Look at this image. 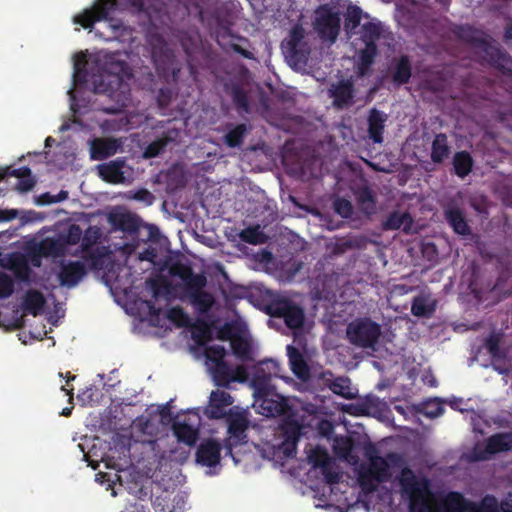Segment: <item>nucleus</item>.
<instances>
[{
  "mask_svg": "<svg viewBox=\"0 0 512 512\" xmlns=\"http://www.w3.org/2000/svg\"><path fill=\"white\" fill-rule=\"evenodd\" d=\"M369 464L362 465L358 482L364 491L372 492L380 483L391 480L392 474L399 471L395 483L399 486L401 497L408 501V511L416 512V474L405 465L404 458L395 452L387 454L386 458L367 453Z\"/></svg>",
  "mask_w": 512,
  "mask_h": 512,
  "instance_id": "f257e3e1",
  "label": "nucleus"
},
{
  "mask_svg": "<svg viewBox=\"0 0 512 512\" xmlns=\"http://www.w3.org/2000/svg\"><path fill=\"white\" fill-rule=\"evenodd\" d=\"M418 512H498V507L494 497H485L476 508L458 493L435 494L427 482L418 481Z\"/></svg>",
  "mask_w": 512,
  "mask_h": 512,
  "instance_id": "f03ea898",
  "label": "nucleus"
},
{
  "mask_svg": "<svg viewBox=\"0 0 512 512\" xmlns=\"http://www.w3.org/2000/svg\"><path fill=\"white\" fill-rule=\"evenodd\" d=\"M121 6L131 7L137 11L145 8V0H97L91 9L74 17V22L83 28L91 29L95 22L107 20L110 13Z\"/></svg>",
  "mask_w": 512,
  "mask_h": 512,
  "instance_id": "7ed1b4c3",
  "label": "nucleus"
},
{
  "mask_svg": "<svg viewBox=\"0 0 512 512\" xmlns=\"http://www.w3.org/2000/svg\"><path fill=\"white\" fill-rule=\"evenodd\" d=\"M151 45V58L158 75L166 81L177 80L180 67L176 63L173 50L160 35H154L149 41Z\"/></svg>",
  "mask_w": 512,
  "mask_h": 512,
  "instance_id": "20e7f679",
  "label": "nucleus"
},
{
  "mask_svg": "<svg viewBox=\"0 0 512 512\" xmlns=\"http://www.w3.org/2000/svg\"><path fill=\"white\" fill-rule=\"evenodd\" d=\"M225 418L229 434V437L224 441L225 455L230 456L234 462L237 463L238 460L233 455V448L247 443L246 431L250 425L248 413L245 410L234 411L233 409H229Z\"/></svg>",
  "mask_w": 512,
  "mask_h": 512,
  "instance_id": "39448f33",
  "label": "nucleus"
},
{
  "mask_svg": "<svg viewBox=\"0 0 512 512\" xmlns=\"http://www.w3.org/2000/svg\"><path fill=\"white\" fill-rule=\"evenodd\" d=\"M305 31L301 25H295L287 40L282 43V49L290 66L302 68L307 65L310 48L304 41Z\"/></svg>",
  "mask_w": 512,
  "mask_h": 512,
  "instance_id": "423d86ee",
  "label": "nucleus"
},
{
  "mask_svg": "<svg viewBox=\"0 0 512 512\" xmlns=\"http://www.w3.org/2000/svg\"><path fill=\"white\" fill-rule=\"evenodd\" d=\"M348 340L361 348H373L381 334L380 325L369 318H360L348 324Z\"/></svg>",
  "mask_w": 512,
  "mask_h": 512,
  "instance_id": "0eeeda50",
  "label": "nucleus"
},
{
  "mask_svg": "<svg viewBox=\"0 0 512 512\" xmlns=\"http://www.w3.org/2000/svg\"><path fill=\"white\" fill-rule=\"evenodd\" d=\"M313 26L322 40L334 43L341 28L340 14L328 4L320 5L315 10Z\"/></svg>",
  "mask_w": 512,
  "mask_h": 512,
  "instance_id": "6e6552de",
  "label": "nucleus"
},
{
  "mask_svg": "<svg viewBox=\"0 0 512 512\" xmlns=\"http://www.w3.org/2000/svg\"><path fill=\"white\" fill-rule=\"evenodd\" d=\"M266 313L271 317L283 319L290 329L301 328L305 319L303 308L285 298L270 301L266 306Z\"/></svg>",
  "mask_w": 512,
  "mask_h": 512,
  "instance_id": "1a4fd4ad",
  "label": "nucleus"
},
{
  "mask_svg": "<svg viewBox=\"0 0 512 512\" xmlns=\"http://www.w3.org/2000/svg\"><path fill=\"white\" fill-rule=\"evenodd\" d=\"M254 396L256 403L259 404L262 410L261 413L266 417L286 415L291 409L288 400L277 393L275 387L266 393H259Z\"/></svg>",
  "mask_w": 512,
  "mask_h": 512,
  "instance_id": "9d476101",
  "label": "nucleus"
},
{
  "mask_svg": "<svg viewBox=\"0 0 512 512\" xmlns=\"http://www.w3.org/2000/svg\"><path fill=\"white\" fill-rule=\"evenodd\" d=\"M510 449H512V434H498L490 437L484 448L478 445L468 459L471 461L486 460L496 453Z\"/></svg>",
  "mask_w": 512,
  "mask_h": 512,
  "instance_id": "9b49d317",
  "label": "nucleus"
},
{
  "mask_svg": "<svg viewBox=\"0 0 512 512\" xmlns=\"http://www.w3.org/2000/svg\"><path fill=\"white\" fill-rule=\"evenodd\" d=\"M412 75V66L408 56L402 55L393 58L388 64L386 71V80H389L394 87H400L407 84Z\"/></svg>",
  "mask_w": 512,
  "mask_h": 512,
  "instance_id": "f8f14e48",
  "label": "nucleus"
},
{
  "mask_svg": "<svg viewBox=\"0 0 512 512\" xmlns=\"http://www.w3.org/2000/svg\"><path fill=\"white\" fill-rule=\"evenodd\" d=\"M87 274L86 265L81 261L62 262L58 272L59 284L63 287L77 286Z\"/></svg>",
  "mask_w": 512,
  "mask_h": 512,
  "instance_id": "ddd939ff",
  "label": "nucleus"
},
{
  "mask_svg": "<svg viewBox=\"0 0 512 512\" xmlns=\"http://www.w3.org/2000/svg\"><path fill=\"white\" fill-rule=\"evenodd\" d=\"M329 96L333 99V106L339 109L353 104L355 97L354 83L350 79H341L331 84L328 89Z\"/></svg>",
  "mask_w": 512,
  "mask_h": 512,
  "instance_id": "4468645a",
  "label": "nucleus"
},
{
  "mask_svg": "<svg viewBox=\"0 0 512 512\" xmlns=\"http://www.w3.org/2000/svg\"><path fill=\"white\" fill-rule=\"evenodd\" d=\"M233 404V397L226 391H212L205 415L209 419H222L228 414L226 408Z\"/></svg>",
  "mask_w": 512,
  "mask_h": 512,
  "instance_id": "2eb2a0df",
  "label": "nucleus"
},
{
  "mask_svg": "<svg viewBox=\"0 0 512 512\" xmlns=\"http://www.w3.org/2000/svg\"><path fill=\"white\" fill-rule=\"evenodd\" d=\"M221 445L215 439L204 440L196 451L197 463L206 467H215L220 462Z\"/></svg>",
  "mask_w": 512,
  "mask_h": 512,
  "instance_id": "dca6fc26",
  "label": "nucleus"
},
{
  "mask_svg": "<svg viewBox=\"0 0 512 512\" xmlns=\"http://www.w3.org/2000/svg\"><path fill=\"white\" fill-rule=\"evenodd\" d=\"M377 54V46H364L358 50L355 62V73L358 78L370 75Z\"/></svg>",
  "mask_w": 512,
  "mask_h": 512,
  "instance_id": "f3484780",
  "label": "nucleus"
},
{
  "mask_svg": "<svg viewBox=\"0 0 512 512\" xmlns=\"http://www.w3.org/2000/svg\"><path fill=\"white\" fill-rule=\"evenodd\" d=\"M387 121V115L376 109L372 108L369 112L367 119L368 122V136L373 143L381 144L384 140L383 133L385 129V122Z\"/></svg>",
  "mask_w": 512,
  "mask_h": 512,
  "instance_id": "a211bd4d",
  "label": "nucleus"
},
{
  "mask_svg": "<svg viewBox=\"0 0 512 512\" xmlns=\"http://www.w3.org/2000/svg\"><path fill=\"white\" fill-rule=\"evenodd\" d=\"M124 159H116L98 166L99 176L107 183L121 184L125 181Z\"/></svg>",
  "mask_w": 512,
  "mask_h": 512,
  "instance_id": "6ab92c4d",
  "label": "nucleus"
},
{
  "mask_svg": "<svg viewBox=\"0 0 512 512\" xmlns=\"http://www.w3.org/2000/svg\"><path fill=\"white\" fill-rule=\"evenodd\" d=\"M120 144L116 139H94L90 147L93 160H104L117 153Z\"/></svg>",
  "mask_w": 512,
  "mask_h": 512,
  "instance_id": "aec40b11",
  "label": "nucleus"
},
{
  "mask_svg": "<svg viewBox=\"0 0 512 512\" xmlns=\"http://www.w3.org/2000/svg\"><path fill=\"white\" fill-rule=\"evenodd\" d=\"M287 356L293 374L300 380H307L310 376V369L300 350L293 345H288Z\"/></svg>",
  "mask_w": 512,
  "mask_h": 512,
  "instance_id": "412c9836",
  "label": "nucleus"
},
{
  "mask_svg": "<svg viewBox=\"0 0 512 512\" xmlns=\"http://www.w3.org/2000/svg\"><path fill=\"white\" fill-rule=\"evenodd\" d=\"M383 29L380 22L368 21L360 26L358 40L364 46H377Z\"/></svg>",
  "mask_w": 512,
  "mask_h": 512,
  "instance_id": "4be33fe9",
  "label": "nucleus"
},
{
  "mask_svg": "<svg viewBox=\"0 0 512 512\" xmlns=\"http://www.w3.org/2000/svg\"><path fill=\"white\" fill-rule=\"evenodd\" d=\"M111 221L117 229L129 234L137 233L141 225L140 218L129 212L115 214Z\"/></svg>",
  "mask_w": 512,
  "mask_h": 512,
  "instance_id": "5701e85b",
  "label": "nucleus"
},
{
  "mask_svg": "<svg viewBox=\"0 0 512 512\" xmlns=\"http://www.w3.org/2000/svg\"><path fill=\"white\" fill-rule=\"evenodd\" d=\"M36 251L43 257H60L65 254V242L61 239L47 237L39 242Z\"/></svg>",
  "mask_w": 512,
  "mask_h": 512,
  "instance_id": "b1692460",
  "label": "nucleus"
},
{
  "mask_svg": "<svg viewBox=\"0 0 512 512\" xmlns=\"http://www.w3.org/2000/svg\"><path fill=\"white\" fill-rule=\"evenodd\" d=\"M412 222L413 220L409 213L394 211L389 214L387 219L383 222L382 227L386 231L402 228L405 233H409L412 228Z\"/></svg>",
  "mask_w": 512,
  "mask_h": 512,
  "instance_id": "393cba45",
  "label": "nucleus"
},
{
  "mask_svg": "<svg viewBox=\"0 0 512 512\" xmlns=\"http://www.w3.org/2000/svg\"><path fill=\"white\" fill-rule=\"evenodd\" d=\"M45 303V297L40 291L29 290L23 300V309L26 313L37 316L42 312Z\"/></svg>",
  "mask_w": 512,
  "mask_h": 512,
  "instance_id": "a878e982",
  "label": "nucleus"
},
{
  "mask_svg": "<svg viewBox=\"0 0 512 512\" xmlns=\"http://www.w3.org/2000/svg\"><path fill=\"white\" fill-rule=\"evenodd\" d=\"M213 379L218 386L226 387L236 381L233 369L226 361L216 363L211 368Z\"/></svg>",
  "mask_w": 512,
  "mask_h": 512,
  "instance_id": "bb28decb",
  "label": "nucleus"
},
{
  "mask_svg": "<svg viewBox=\"0 0 512 512\" xmlns=\"http://www.w3.org/2000/svg\"><path fill=\"white\" fill-rule=\"evenodd\" d=\"M172 430L178 441L188 446H193L198 439V431L185 422L173 423Z\"/></svg>",
  "mask_w": 512,
  "mask_h": 512,
  "instance_id": "cd10ccee",
  "label": "nucleus"
},
{
  "mask_svg": "<svg viewBox=\"0 0 512 512\" xmlns=\"http://www.w3.org/2000/svg\"><path fill=\"white\" fill-rule=\"evenodd\" d=\"M272 376L269 372H264L263 368L256 366L251 379V386L254 389V395L259 393H266L268 390L274 388L271 384Z\"/></svg>",
  "mask_w": 512,
  "mask_h": 512,
  "instance_id": "c85d7f7f",
  "label": "nucleus"
},
{
  "mask_svg": "<svg viewBox=\"0 0 512 512\" xmlns=\"http://www.w3.org/2000/svg\"><path fill=\"white\" fill-rule=\"evenodd\" d=\"M363 11L356 5H349L344 15V29L348 36L355 34V30L360 26Z\"/></svg>",
  "mask_w": 512,
  "mask_h": 512,
  "instance_id": "c756f323",
  "label": "nucleus"
},
{
  "mask_svg": "<svg viewBox=\"0 0 512 512\" xmlns=\"http://www.w3.org/2000/svg\"><path fill=\"white\" fill-rule=\"evenodd\" d=\"M101 83L96 86V91L113 96L116 89L124 86L123 78L119 74L101 75Z\"/></svg>",
  "mask_w": 512,
  "mask_h": 512,
  "instance_id": "7c9ffc66",
  "label": "nucleus"
},
{
  "mask_svg": "<svg viewBox=\"0 0 512 512\" xmlns=\"http://www.w3.org/2000/svg\"><path fill=\"white\" fill-rule=\"evenodd\" d=\"M189 299L199 314L208 313L215 303L213 295L206 291L193 294L189 296Z\"/></svg>",
  "mask_w": 512,
  "mask_h": 512,
  "instance_id": "2f4dec72",
  "label": "nucleus"
},
{
  "mask_svg": "<svg viewBox=\"0 0 512 512\" xmlns=\"http://www.w3.org/2000/svg\"><path fill=\"white\" fill-rule=\"evenodd\" d=\"M248 133L246 124L241 123L233 126L224 136L225 144L230 148H236L242 145L245 136Z\"/></svg>",
  "mask_w": 512,
  "mask_h": 512,
  "instance_id": "473e14b6",
  "label": "nucleus"
},
{
  "mask_svg": "<svg viewBox=\"0 0 512 512\" xmlns=\"http://www.w3.org/2000/svg\"><path fill=\"white\" fill-rule=\"evenodd\" d=\"M385 403L375 395H368L357 405L356 410L360 415H370L383 411Z\"/></svg>",
  "mask_w": 512,
  "mask_h": 512,
  "instance_id": "72a5a7b5",
  "label": "nucleus"
},
{
  "mask_svg": "<svg viewBox=\"0 0 512 512\" xmlns=\"http://www.w3.org/2000/svg\"><path fill=\"white\" fill-rule=\"evenodd\" d=\"M231 97L236 110L239 113H249L250 103L248 93L243 89L242 86L235 84L231 89Z\"/></svg>",
  "mask_w": 512,
  "mask_h": 512,
  "instance_id": "f704fd0d",
  "label": "nucleus"
},
{
  "mask_svg": "<svg viewBox=\"0 0 512 512\" xmlns=\"http://www.w3.org/2000/svg\"><path fill=\"white\" fill-rule=\"evenodd\" d=\"M231 349L233 354L242 361L251 359V346L247 339L238 335L231 339Z\"/></svg>",
  "mask_w": 512,
  "mask_h": 512,
  "instance_id": "c9c22d12",
  "label": "nucleus"
},
{
  "mask_svg": "<svg viewBox=\"0 0 512 512\" xmlns=\"http://www.w3.org/2000/svg\"><path fill=\"white\" fill-rule=\"evenodd\" d=\"M357 204L360 210L365 214H371L375 209V197L368 188H361L356 194Z\"/></svg>",
  "mask_w": 512,
  "mask_h": 512,
  "instance_id": "e433bc0d",
  "label": "nucleus"
},
{
  "mask_svg": "<svg viewBox=\"0 0 512 512\" xmlns=\"http://www.w3.org/2000/svg\"><path fill=\"white\" fill-rule=\"evenodd\" d=\"M184 283V289L187 296L204 291L207 284V279L203 274H195L194 272L188 277Z\"/></svg>",
  "mask_w": 512,
  "mask_h": 512,
  "instance_id": "4c0bfd02",
  "label": "nucleus"
},
{
  "mask_svg": "<svg viewBox=\"0 0 512 512\" xmlns=\"http://www.w3.org/2000/svg\"><path fill=\"white\" fill-rule=\"evenodd\" d=\"M239 237L242 241L252 245L263 244L266 241V236L262 232L259 225L250 226L243 229L239 233Z\"/></svg>",
  "mask_w": 512,
  "mask_h": 512,
  "instance_id": "58836bf2",
  "label": "nucleus"
},
{
  "mask_svg": "<svg viewBox=\"0 0 512 512\" xmlns=\"http://www.w3.org/2000/svg\"><path fill=\"white\" fill-rule=\"evenodd\" d=\"M328 387L334 394L345 399H352L354 397V394L351 392L350 379L348 377H337Z\"/></svg>",
  "mask_w": 512,
  "mask_h": 512,
  "instance_id": "ea45409f",
  "label": "nucleus"
},
{
  "mask_svg": "<svg viewBox=\"0 0 512 512\" xmlns=\"http://www.w3.org/2000/svg\"><path fill=\"white\" fill-rule=\"evenodd\" d=\"M361 243L360 241L355 237H344L338 239L332 249L331 252L334 255H342L346 253L349 250L360 248Z\"/></svg>",
  "mask_w": 512,
  "mask_h": 512,
  "instance_id": "a19ab883",
  "label": "nucleus"
},
{
  "mask_svg": "<svg viewBox=\"0 0 512 512\" xmlns=\"http://www.w3.org/2000/svg\"><path fill=\"white\" fill-rule=\"evenodd\" d=\"M453 164H454L456 174L460 177H464L471 170L472 159L468 153H465V152L457 153L454 157Z\"/></svg>",
  "mask_w": 512,
  "mask_h": 512,
  "instance_id": "79ce46f5",
  "label": "nucleus"
},
{
  "mask_svg": "<svg viewBox=\"0 0 512 512\" xmlns=\"http://www.w3.org/2000/svg\"><path fill=\"white\" fill-rule=\"evenodd\" d=\"M101 237V230L97 226L90 225L82 234L81 251L89 250L98 242Z\"/></svg>",
  "mask_w": 512,
  "mask_h": 512,
  "instance_id": "37998d69",
  "label": "nucleus"
},
{
  "mask_svg": "<svg viewBox=\"0 0 512 512\" xmlns=\"http://www.w3.org/2000/svg\"><path fill=\"white\" fill-rule=\"evenodd\" d=\"M446 218L450 225L453 227L455 232L459 234H466L468 232V227L464 218L460 211L456 209H449L446 212Z\"/></svg>",
  "mask_w": 512,
  "mask_h": 512,
  "instance_id": "c03bdc74",
  "label": "nucleus"
},
{
  "mask_svg": "<svg viewBox=\"0 0 512 512\" xmlns=\"http://www.w3.org/2000/svg\"><path fill=\"white\" fill-rule=\"evenodd\" d=\"M166 317L178 327H186L190 323V318L184 309L180 306H175L167 310Z\"/></svg>",
  "mask_w": 512,
  "mask_h": 512,
  "instance_id": "a18cd8bd",
  "label": "nucleus"
},
{
  "mask_svg": "<svg viewBox=\"0 0 512 512\" xmlns=\"http://www.w3.org/2000/svg\"><path fill=\"white\" fill-rule=\"evenodd\" d=\"M448 155L447 138L444 135L436 136L432 147V158L435 162L442 161Z\"/></svg>",
  "mask_w": 512,
  "mask_h": 512,
  "instance_id": "49530a36",
  "label": "nucleus"
},
{
  "mask_svg": "<svg viewBox=\"0 0 512 512\" xmlns=\"http://www.w3.org/2000/svg\"><path fill=\"white\" fill-rule=\"evenodd\" d=\"M418 411L429 418H435L443 413V405L438 399H429L421 404Z\"/></svg>",
  "mask_w": 512,
  "mask_h": 512,
  "instance_id": "de8ad7c7",
  "label": "nucleus"
},
{
  "mask_svg": "<svg viewBox=\"0 0 512 512\" xmlns=\"http://www.w3.org/2000/svg\"><path fill=\"white\" fill-rule=\"evenodd\" d=\"M302 426L295 420H286L282 425V434L284 440L299 441Z\"/></svg>",
  "mask_w": 512,
  "mask_h": 512,
  "instance_id": "09e8293b",
  "label": "nucleus"
},
{
  "mask_svg": "<svg viewBox=\"0 0 512 512\" xmlns=\"http://www.w3.org/2000/svg\"><path fill=\"white\" fill-rule=\"evenodd\" d=\"M308 459L314 468L319 469L332 460L328 452L320 447L314 449L308 456Z\"/></svg>",
  "mask_w": 512,
  "mask_h": 512,
  "instance_id": "8fccbe9b",
  "label": "nucleus"
},
{
  "mask_svg": "<svg viewBox=\"0 0 512 512\" xmlns=\"http://www.w3.org/2000/svg\"><path fill=\"white\" fill-rule=\"evenodd\" d=\"M105 253L102 248H89V250L82 251V258L91 263L93 268H98L102 265Z\"/></svg>",
  "mask_w": 512,
  "mask_h": 512,
  "instance_id": "3c124183",
  "label": "nucleus"
},
{
  "mask_svg": "<svg viewBox=\"0 0 512 512\" xmlns=\"http://www.w3.org/2000/svg\"><path fill=\"white\" fill-rule=\"evenodd\" d=\"M181 47L185 54L191 57L198 47V38L195 35H191L188 32H183L179 37Z\"/></svg>",
  "mask_w": 512,
  "mask_h": 512,
  "instance_id": "603ef678",
  "label": "nucleus"
},
{
  "mask_svg": "<svg viewBox=\"0 0 512 512\" xmlns=\"http://www.w3.org/2000/svg\"><path fill=\"white\" fill-rule=\"evenodd\" d=\"M204 354L207 361L214 365L216 363L225 361L224 357L226 355V350L222 345H211L205 349Z\"/></svg>",
  "mask_w": 512,
  "mask_h": 512,
  "instance_id": "864d4df0",
  "label": "nucleus"
},
{
  "mask_svg": "<svg viewBox=\"0 0 512 512\" xmlns=\"http://www.w3.org/2000/svg\"><path fill=\"white\" fill-rule=\"evenodd\" d=\"M334 211L342 218H351L354 212L352 203L345 198H338L333 203Z\"/></svg>",
  "mask_w": 512,
  "mask_h": 512,
  "instance_id": "5fc2aeb1",
  "label": "nucleus"
},
{
  "mask_svg": "<svg viewBox=\"0 0 512 512\" xmlns=\"http://www.w3.org/2000/svg\"><path fill=\"white\" fill-rule=\"evenodd\" d=\"M13 176L19 179L27 178L31 176V169L27 166L13 169L12 167L0 168V180Z\"/></svg>",
  "mask_w": 512,
  "mask_h": 512,
  "instance_id": "6e6d98bb",
  "label": "nucleus"
},
{
  "mask_svg": "<svg viewBox=\"0 0 512 512\" xmlns=\"http://www.w3.org/2000/svg\"><path fill=\"white\" fill-rule=\"evenodd\" d=\"M82 234L83 231L79 225L71 224L67 230L66 235L61 240L65 242V246L67 244L76 245L82 241Z\"/></svg>",
  "mask_w": 512,
  "mask_h": 512,
  "instance_id": "4d7b16f0",
  "label": "nucleus"
},
{
  "mask_svg": "<svg viewBox=\"0 0 512 512\" xmlns=\"http://www.w3.org/2000/svg\"><path fill=\"white\" fill-rule=\"evenodd\" d=\"M14 291V281L6 273H0V299L8 298Z\"/></svg>",
  "mask_w": 512,
  "mask_h": 512,
  "instance_id": "13d9d810",
  "label": "nucleus"
},
{
  "mask_svg": "<svg viewBox=\"0 0 512 512\" xmlns=\"http://www.w3.org/2000/svg\"><path fill=\"white\" fill-rule=\"evenodd\" d=\"M87 61L85 59L77 60L74 63L73 79L76 83H86L88 81V71L86 69Z\"/></svg>",
  "mask_w": 512,
  "mask_h": 512,
  "instance_id": "bf43d9fd",
  "label": "nucleus"
},
{
  "mask_svg": "<svg viewBox=\"0 0 512 512\" xmlns=\"http://www.w3.org/2000/svg\"><path fill=\"white\" fill-rule=\"evenodd\" d=\"M321 473L328 484H337L340 481V474L335 470L334 463L331 460L328 464L320 468Z\"/></svg>",
  "mask_w": 512,
  "mask_h": 512,
  "instance_id": "052dcab7",
  "label": "nucleus"
},
{
  "mask_svg": "<svg viewBox=\"0 0 512 512\" xmlns=\"http://www.w3.org/2000/svg\"><path fill=\"white\" fill-rule=\"evenodd\" d=\"M170 273L173 276L179 277L182 281H185L193 273V269L187 264L177 262L171 266Z\"/></svg>",
  "mask_w": 512,
  "mask_h": 512,
  "instance_id": "680f3d73",
  "label": "nucleus"
},
{
  "mask_svg": "<svg viewBox=\"0 0 512 512\" xmlns=\"http://www.w3.org/2000/svg\"><path fill=\"white\" fill-rule=\"evenodd\" d=\"M257 366L264 369V372H269V375L272 377H281L280 375V365L277 361L273 359H266L263 361H260Z\"/></svg>",
  "mask_w": 512,
  "mask_h": 512,
  "instance_id": "e2e57ef3",
  "label": "nucleus"
},
{
  "mask_svg": "<svg viewBox=\"0 0 512 512\" xmlns=\"http://www.w3.org/2000/svg\"><path fill=\"white\" fill-rule=\"evenodd\" d=\"M132 198L136 201L143 202L145 205H152L155 196L147 189L141 188L134 192Z\"/></svg>",
  "mask_w": 512,
  "mask_h": 512,
  "instance_id": "0e129e2a",
  "label": "nucleus"
},
{
  "mask_svg": "<svg viewBox=\"0 0 512 512\" xmlns=\"http://www.w3.org/2000/svg\"><path fill=\"white\" fill-rule=\"evenodd\" d=\"M95 389L90 386L79 392L77 395L78 400L82 403L84 406H93L95 399H94Z\"/></svg>",
  "mask_w": 512,
  "mask_h": 512,
  "instance_id": "69168bd1",
  "label": "nucleus"
},
{
  "mask_svg": "<svg viewBox=\"0 0 512 512\" xmlns=\"http://www.w3.org/2000/svg\"><path fill=\"white\" fill-rule=\"evenodd\" d=\"M172 98V90L169 87H161L157 94V102L161 108L169 105Z\"/></svg>",
  "mask_w": 512,
  "mask_h": 512,
  "instance_id": "338daca9",
  "label": "nucleus"
},
{
  "mask_svg": "<svg viewBox=\"0 0 512 512\" xmlns=\"http://www.w3.org/2000/svg\"><path fill=\"white\" fill-rule=\"evenodd\" d=\"M164 148V144L160 141H154L150 143L144 151V155L147 158H153L158 156Z\"/></svg>",
  "mask_w": 512,
  "mask_h": 512,
  "instance_id": "774afa93",
  "label": "nucleus"
}]
</instances>
